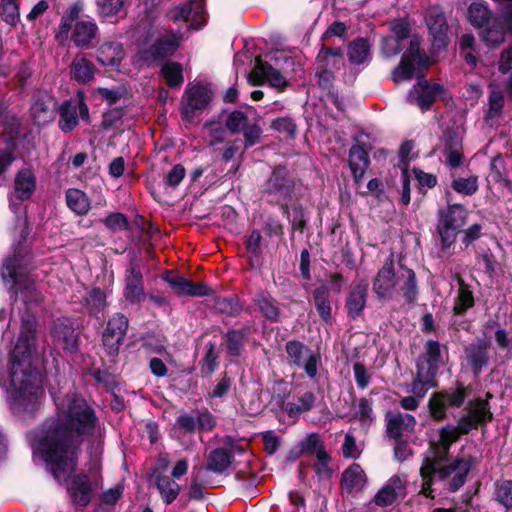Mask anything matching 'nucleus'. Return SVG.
Segmentation results:
<instances>
[{
	"label": "nucleus",
	"instance_id": "b1692460",
	"mask_svg": "<svg viewBox=\"0 0 512 512\" xmlns=\"http://www.w3.org/2000/svg\"><path fill=\"white\" fill-rule=\"evenodd\" d=\"M180 39L176 33L164 31L155 39V42L144 50L146 60L158 61L172 55L179 46Z\"/></svg>",
	"mask_w": 512,
	"mask_h": 512
},
{
	"label": "nucleus",
	"instance_id": "20e7f679",
	"mask_svg": "<svg viewBox=\"0 0 512 512\" xmlns=\"http://www.w3.org/2000/svg\"><path fill=\"white\" fill-rule=\"evenodd\" d=\"M373 291L379 299H395L401 293L407 302H413L418 295L415 272L406 268L397 275L392 259H387L373 280Z\"/></svg>",
	"mask_w": 512,
	"mask_h": 512
},
{
	"label": "nucleus",
	"instance_id": "5fc2aeb1",
	"mask_svg": "<svg viewBox=\"0 0 512 512\" xmlns=\"http://www.w3.org/2000/svg\"><path fill=\"white\" fill-rule=\"evenodd\" d=\"M301 452L307 455H318L320 450H326L324 443L321 441L320 436L316 433L308 434L299 443Z\"/></svg>",
	"mask_w": 512,
	"mask_h": 512
},
{
	"label": "nucleus",
	"instance_id": "ddd939ff",
	"mask_svg": "<svg viewBox=\"0 0 512 512\" xmlns=\"http://www.w3.org/2000/svg\"><path fill=\"white\" fill-rule=\"evenodd\" d=\"M58 112V125L64 133L72 131L78 125L79 117L87 119L89 116L88 107L80 96L64 101Z\"/></svg>",
	"mask_w": 512,
	"mask_h": 512
},
{
	"label": "nucleus",
	"instance_id": "774afa93",
	"mask_svg": "<svg viewBox=\"0 0 512 512\" xmlns=\"http://www.w3.org/2000/svg\"><path fill=\"white\" fill-rule=\"evenodd\" d=\"M176 425L186 433H194L198 430L196 411L183 413L176 419Z\"/></svg>",
	"mask_w": 512,
	"mask_h": 512
},
{
	"label": "nucleus",
	"instance_id": "f704fd0d",
	"mask_svg": "<svg viewBox=\"0 0 512 512\" xmlns=\"http://www.w3.org/2000/svg\"><path fill=\"white\" fill-rule=\"evenodd\" d=\"M347 56L352 65H367L371 60V45L369 40L359 37L350 42Z\"/></svg>",
	"mask_w": 512,
	"mask_h": 512
},
{
	"label": "nucleus",
	"instance_id": "a211bd4d",
	"mask_svg": "<svg viewBox=\"0 0 512 512\" xmlns=\"http://www.w3.org/2000/svg\"><path fill=\"white\" fill-rule=\"evenodd\" d=\"M170 17L174 21L189 22V27L199 30L206 23L205 0H188L186 4L175 7Z\"/></svg>",
	"mask_w": 512,
	"mask_h": 512
},
{
	"label": "nucleus",
	"instance_id": "4c0bfd02",
	"mask_svg": "<svg viewBox=\"0 0 512 512\" xmlns=\"http://www.w3.org/2000/svg\"><path fill=\"white\" fill-rule=\"evenodd\" d=\"M125 0H97V11L105 21L115 23L125 16Z\"/></svg>",
	"mask_w": 512,
	"mask_h": 512
},
{
	"label": "nucleus",
	"instance_id": "c9c22d12",
	"mask_svg": "<svg viewBox=\"0 0 512 512\" xmlns=\"http://www.w3.org/2000/svg\"><path fill=\"white\" fill-rule=\"evenodd\" d=\"M71 78L80 84H88L94 79L95 66L85 56H76L70 65Z\"/></svg>",
	"mask_w": 512,
	"mask_h": 512
},
{
	"label": "nucleus",
	"instance_id": "cd10ccee",
	"mask_svg": "<svg viewBox=\"0 0 512 512\" xmlns=\"http://www.w3.org/2000/svg\"><path fill=\"white\" fill-rule=\"evenodd\" d=\"M98 26L93 21H78L71 34V40L74 45L81 49H90L93 47V41L98 36Z\"/></svg>",
	"mask_w": 512,
	"mask_h": 512
},
{
	"label": "nucleus",
	"instance_id": "f3484780",
	"mask_svg": "<svg viewBox=\"0 0 512 512\" xmlns=\"http://www.w3.org/2000/svg\"><path fill=\"white\" fill-rule=\"evenodd\" d=\"M224 444L230 445V450L223 447H218L210 451L207 456L204 468L207 471L221 474L225 472L231 465L234 458V453L241 454L244 452L243 447H239L233 444L231 437L227 436L224 438Z\"/></svg>",
	"mask_w": 512,
	"mask_h": 512
},
{
	"label": "nucleus",
	"instance_id": "ea45409f",
	"mask_svg": "<svg viewBox=\"0 0 512 512\" xmlns=\"http://www.w3.org/2000/svg\"><path fill=\"white\" fill-rule=\"evenodd\" d=\"M250 334L249 327L230 329L226 333V349L229 356L238 357L244 347V343Z\"/></svg>",
	"mask_w": 512,
	"mask_h": 512
},
{
	"label": "nucleus",
	"instance_id": "69168bd1",
	"mask_svg": "<svg viewBox=\"0 0 512 512\" xmlns=\"http://www.w3.org/2000/svg\"><path fill=\"white\" fill-rule=\"evenodd\" d=\"M412 173L417 181L420 191L424 189H432L437 185V177L434 174L424 172L419 168H413Z\"/></svg>",
	"mask_w": 512,
	"mask_h": 512
},
{
	"label": "nucleus",
	"instance_id": "5701e85b",
	"mask_svg": "<svg viewBox=\"0 0 512 512\" xmlns=\"http://www.w3.org/2000/svg\"><path fill=\"white\" fill-rule=\"evenodd\" d=\"M344 65L341 48H322L317 56V72L319 80L330 81L333 73Z\"/></svg>",
	"mask_w": 512,
	"mask_h": 512
},
{
	"label": "nucleus",
	"instance_id": "2f4dec72",
	"mask_svg": "<svg viewBox=\"0 0 512 512\" xmlns=\"http://www.w3.org/2000/svg\"><path fill=\"white\" fill-rule=\"evenodd\" d=\"M348 163L356 184L360 183L370 165L368 152L360 145H353L349 150Z\"/></svg>",
	"mask_w": 512,
	"mask_h": 512
},
{
	"label": "nucleus",
	"instance_id": "864d4df0",
	"mask_svg": "<svg viewBox=\"0 0 512 512\" xmlns=\"http://www.w3.org/2000/svg\"><path fill=\"white\" fill-rule=\"evenodd\" d=\"M257 304L263 316L271 321H277L280 315L279 308L274 304L272 298L261 294L257 299Z\"/></svg>",
	"mask_w": 512,
	"mask_h": 512
},
{
	"label": "nucleus",
	"instance_id": "e2e57ef3",
	"mask_svg": "<svg viewBox=\"0 0 512 512\" xmlns=\"http://www.w3.org/2000/svg\"><path fill=\"white\" fill-rule=\"evenodd\" d=\"M186 175V169L182 164H175L165 175L164 184L170 188H177Z\"/></svg>",
	"mask_w": 512,
	"mask_h": 512
},
{
	"label": "nucleus",
	"instance_id": "052dcab7",
	"mask_svg": "<svg viewBox=\"0 0 512 512\" xmlns=\"http://www.w3.org/2000/svg\"><path fill=\"white\" fill-rule=\"evenodd\" d=\"M247 125V116L241 111L231 112L226 120V127L232 133L242 132Z\"/></svg>",
	"mask_w": 512,
	"mask_h": 512
},
{
	"label": "nucleus",
	"instance_id": "dca6fc26",
	"mask_svg": "<svg viewBox=\"0 0 512 512\" xmlns=\"http://www.w3.org/2000/svg\"><path fill=\"white\" fill-rule=\"evenodd\" d=\"M163 280L178 296L203 297L214 295V290L208 285L202 282L194 283L190 279L174 275L170 271L164 273Z\"/></svg>",
	"mask_w": 512,
	"mask_h": 512
},
{
	"label": "nucleus",
	"instance_id": "7ed1b4c3",
	"mask_svg": "<svg viewBox=\"0 0 512 512\" xmlns=\"http://www.w3.org/2000/svg\"><path fill=\"white\" fill-rule=\"evenodd\" d=\"M491 419L488 401L476 399L468 404L466 413L459 419L457 426H446L440 430L437 444L431 443L420 469L422 493L426 497H433L431 487L437 480L445 482L452 492L464 485L473 463L472 456L457 457L445 466L441 462L460 434H467Z\"/></svg>",
	"mask_w": 512,
	"mask_h": 512
},
{
	"label": "nucleus",
	"instance_id": "39448f33",
	"mask_svg": "<svg viewBox=\"0 0 512 512\" xmlns=\"http://www.w3.org/2000/svg\"><path fill=\"white\" fill-rule=\"evenodd\" d=\"M466 218L467 211L460 204H452L439 211L437 232L441 240L442 256L449 257L451 255L450 248L454 245L457 234L465 224Z\"/></svg>",
	"mask_w": 512,
	"mask_h": 512
},
{
	"label": "nucleus",
	"instance_id": "aec40b11",
	"mask_svg": "<svg viewBox=\"0 0 512 512\" xmlns=\"http://www.w3.org/2000/svg\"><path fill=\"white\" fill-rule=\"evenodd\" d=\"M442 91L443 87L440 84H430L425 79L420 78L417 84L408 92L407 100L425 111L430 108Z\"/></svg>",
	"mask_w": 512,
	"mask_h": 512
},
{
	"label": "nucleus",
	"instance_id": "f03ea898",
	"mask_svg": "<svg viewBox=\"0 0 512 512\" xmlns=\"http://www.w3.org/2000/svg\"><path fill=\"white\" fill-rule=\"evenodd\" d=\"M1 275L5 283H11L24 305L22 324L17 342L10 352L7 370L0 371V387L15 414L35 411L44 395L42 375L34 365L36 352L37 319L33 310L42 302L43 295L35 284L32 274L21 266L16 255L7 258Z\"/></svg>",
	"mask_w": 512,
	"mask_h": 512
},
{
	"label": "nucleus",
	"instance_id": "603ef678",
	"mask_svg": "<svg viewBox=\"0 0 512 512\" xmlns=\"http://www.w3.org/2000/svg\"><path fill=\"white\" fill-rule=\"evenodd\" d=\"M496 500L505 508H512V480H501L496 483Z\"/></svg>",
	"mask_w": 512,
	"mask_h": 512
},
{
	"label": "nucleus",
	"instance_id": "e433bc0d",
	"mask_svg": "<svg viewBox=\"0 0 512 512\" xmlns=\"http://www.w3.org/2000/svg\"><path fill=\"white\" fill-rule=\"evenodd\" d=\"M418 364H423L425 371L437 375L441 365V345L438 341L428 340L425 344V353Z\"/></svg>",
	"mask_w": 512,
	"mask_h": 512
},
{
	"label": "nucleus",
	"instance_id": "2eb2a0df",
	"mask_svg": "<svg viewBox=\"0 0 512 512\" xmlns=\"http://www.w3.org/2000/svg\"><path fill=\"white\" fill-rule=\"evenodd\" d=\"M280 410L290 419L297 420L302 414L310 412L317 402V396L313 391H300L292 397V400L286 401L284 398L275 399Z\"/></svg>",
	"mask_w": 512,
	"mask_h": 512
},
{
	"label": "nucleus",
	"instance_id": "f8f14e48",
	"mask_svg": "<svg viewBox=\"0 0 512 512\" xmlns=\"http://www.w3.org/2000/svg\"><path fill=\"white\" fill-rule=\"evenodd\" d=\"M129 326L128 318L122 313H116L109 318L102 334L105 350L111 356L117 355Z\"/></svg>",
	"mask_w": 512,
	"mask_h": 512
},
{
	"label": "nucleus",
	"instance_id": "09e8293b",
	"mask_svg": "<svg viewBox=\"0 0 512 512\" xmlns=\"http://www.w3.org/2000/svg\"><path fill=\"white\" fill-rule=\"evenodd\" d=\"M467 360L473 371L478 374L488 363L486 344L481 343L477 347L472 348L467 356Z\"/></svg>",
	"mask_w": 512,
	"mask_h": 512
},
{
	"label": "nucleus",
	"instance_id": "f257e3e1",
	"mask_svg": "<svg viewBox=\"0 0 512 512\" xmlns=\"http://www.w3.org/2000/svg\"><path fill=\"white\" fill-rule=\"evenodd\" d=\"M54 403L56 417L29 434L34 458L42 460L59 483L67 482L77 466L80 447L85 444L90 469L98 471L107 431L95 408L77 393L54 397Z\"/></svg>",
	"mask_w": 512,
	"mask_h": 512
},
{
	"label": "nucleus",
	"instance_id": "a18cd8bd",
	"mask_svg": "<svg viewBox=\"0 0 512 512\" xmlns=\"http://www.w3.org/2000/svg\"><path fill=\"white\" fill-rule=\"evenodd\" d=\"M161 75L170 88L180 87L184 82L182 65L177 62L169 61L163 64Z\"/></svg>",
	"mask_w": 512,
	"mask_h": 512
},
{
	"label": "nucleus",
	"instance_id": "4d7b16f0",
	"mask_svg": "<svg viewBox=\"0 0 512 512\" xmlns=\"http://www.w3.org/2000/svg\"><path fill=\"white\" fill-rule=\"evenodd\" d=\"M215 307L219 312L230 316H235L242 310L238 300L234 297L215 298Z\"/></svg>",
	"mask_w": 512,
	"mask_h": 512
},
{
	"label": "nucleus",
	"instance_id": "0eeeda50",
	"mask_svg": "<svg viewBox=\"0 0 512 512\" xmlns=\"http://www.w3.org/2000/svg\"><path fill=\"white\" fill-rule=\"evenodd\" d=\"M428 63V57L420 49V40L414 36L410 39V46L402 56L401 62L393 71V80L396 83L408 81Z\"/></svg>",
	"mask_w": 512,
	"mask_h": 512
},
{
	"label": "nucleus",
	"instance_id": "c756f323",
	"mask_svg": "<svg viewBox=\"0 0 512 512\" xmlns=\"http://www.w3.org/2000/svg\"><path fill=\"white\" fill-rule=\"evenodd\" d=\"M51 333L60 341L65 350L74 352L77 350V337L71 321L68 318H58L53 322Z\"/></svg>",
	"mask_w": 512,
	"mask_h": 512
},
{
	"label": "nucleus",
	"instance_id": "49530a36",
	"mask_svg": "<svg viewBox=\"0 0 512 512\" xmlns=\"http://www.w3.org/2000/svg\"><path fill=\"white\" fill-rule=\"evenodd\" d=\"M85 306L89 314L97 317L106 308V294L100 288L91 289L85 296Z\"/></svg>",
	"mask_w": 512,
	"mask_h": 512
},
{
	"label": "nucleus",
	"instance_id": "6e6552de",
	"mask_svg": "<svg viewBox=\"0 0 512 512\" xmlns=\"http://www.w3.org/2000/svg\"><path fill=\"white\" fill-rule=\"evenodd\" d=\"M466 398V388L457 384L455 389L433 393L428 401V407L434 420H443L450 408H459Z\"/></svg>",
	"mask_w": 512,
	"mask_h": 512
},
{
	"label": "nucleus",
	"instance_id": "c03bdc74",
	"mask_svg": "<svg viewBox=\"0 0 512 512\" xmlns=\"http://www.w3.org/2000/svg\"><path fill=\"white\" fill-rule=\"evenodd\" d=\"M482 31V40L491 47L500 45L505 40V25L503 20L493 19L492 22Z\"/></svg>",
	"mask_w": 512,
	"mask_h": 512
},
{
	"label": "nucleus",
	"instance_id": "bf43d9fd",
	"mask_svg": "<svg viewBox=\"0 0 512 512\" xmlns=\"http://www.w3.org/2000/svg\"><path fill=\"white\" fill-rule=\"evenodd\" d=\"M198 431H211L217 424L216 417L207 409H195Z\"/></svg>",
	"mask_w": 512,
	"mask_h": 512
},
{
	"label": "nucleus",
	"instance_id": "393cba45",
	"mask_svg": "<svg viewBox=\"0 0 512 512\" xmlns=\"http://www.w3.org/2000/svg\"><path fill=\"white\" fill-rule=\"evenodd\" d=\"M36 188V178L34 173L29 168L21 169L14 181V195L10 197V208L14 213H17L20 208V203H16L14 197L22 202L31 197Z\"/></svg>",
	"mask_w": 512,
	"mask_h": 512
},
{
	"label": "nucleus",
	"instance_id": "4be33fe9",
	"mask_svg": "<svg viewBox=\"0 0 512 512\" xmlns=\"http://www.w3.org/2000/svg\"><path fill=\"white\" fill-rule=\"evenodd\" d=\"M426 23L432 36V46L435 50L444 49L448 44V25L444 13L436 7L428 10Z\"/></svg>",
	"mask_w": 512,
	"mask_h": 512
},
{
	"label": "nucleus",
	"instance_id": "6e6d98bb",
	"mask_svg": "<svg viewBox=\"0 0 512 512\" xmlns=\"http://www.w3.org/2000/svg\"><path fill=\"white\" fill-rule=\"evenodd\" d=\"M14 147L11 145L0 149V186H5L8 182L5 173L15 160Z\"/></svg>",
	"mask_w": 512,
	"mask_h": 512
},
{
	"label": "nucleus",
	"instance_id": "1a4fd4ad",
	"mask_svg": "<svg viewBox=\"0 0 512 512\" xmlns=\"http://www.w3.org/2000/svg\"><path fill=\"white\" fill-rule=\"evenodd\" d=\"M100 468H102V465ZM88 469L91 478L85 473L75 474L67 487L72 501L82 507L90 502L93 490L99 486L101 469L91 471L90 461L88 462Z\"/></svg>",
	"mask_w": 512,
	"mask_h": 512
},
{
	"label": "nucleus",
	"instance_id": "412c9836",
	"mask_svg": "<svg viewBox=\"0 0 512 512\" xmlns=\"http://www.w3.org/2000/svg\"><path fill=\"white\" fill-rule=\"evenodd\" d=\"M56 100L46 91H38L33 95L30 108L31 115L38 125L52 122L56 115Z\"/></svg>",
	"mask_w": 512,
	"mask_h": 512
},
{
	"label": "nucleus",
	"instance_id": "72a5a7b5",
	"mask_svg": "<svg viewBox=\"0 0 512 512\" xmlns=\"http://www.w3.org/2000/svg\"><path fill=\"white\" fill-rule=\"evenodd\" d=\"M367 302V284L361 282L353 286L347 296L345 308L349 317L355 319L360 316Z\"/></svg>",
	"mask_w": 512,
	"mask_h": 512
},
{
	"label": "nucleus",
	"instance_id": "9d476101",
	"mask_svg": "<svg viewBox=\"0 0 512 512\" xmlns=\"http://www.w3.org/2000/svg\"><path fill=\"white\" fill-rule=\"evenodd\" d=\"M285 351L293 365L303 369L309 378H315L320 361L319 354L297 340L286 342Z\"/></svg>",
	"mask_w": 512,
	"mask_h": 512
},
{
	"label": "nucleus",
	"instance_id": "9b49d317",
	"mask_svg": "<svg viewBox=\"0 0 512 512\" xmlns=\"http://www.w3.org/2000/svg\"><path fill=\"white\" fill-rule=\"evenodd\" d=\"M212 97L213 93L207 85L197 83L188 86L181 103L183 117L191 120L209 105Z\"/></svg>",
	"mask_w": 512,
	"mask_h": 512
},
{
	"label": "nucleus",
	"instance_id": "de8ad7c7",
	"mask_svg": "<svg viewBox=\"0 0 512 512\" xmlns=\"http://www.w3.org/2000/svg\"><path fill=\"white\" fill-rule=\"evenodd\" d=\"M355 417L363 428H369L375 420L372 401L367 398H360L355 410Z\"/></svg>",
	"mask_w": 512,
	"mask_h": 512
},
{
	"label": "nucleus",
	"instance_id": "a19ab883",
	"mask_svg": "<svg viewBox=\"0 0 512 512\" xmlns=\"http://www.w3.org/2000/svg\"><path fill=\"white\" fill-rule=\"evenodd\" d=\"M470 23L476 28H484L491 20V11L483 0H474L468 8Z\"/></svg>",
	"mask_w": 512,
	"mask_h": 512
},
{
	"label": "nucleus",
	"instance_id": "4468645a",
	"mask_svg": "<svg viewBox=\"0 0 512 512\" xmlns=\"http://www.w3.org/2000/svg\"><path fill=\"white\" fill-rule=\"evenodd\" d=\"M123 297L130 304H140L145 298L144 279L139 264L132 260L124 272Z\"/></svg>",
	"mask_w": 512,
	"mask_h": 512
},
{
	"label": "nucleus",
	"instance_id": "79ce46f5",
	"mask_svg": "<svg viewBox=\"0 0 512 512\" xmlns=\"http://www.w3.org/2000/svg\"><path fill=\"white\" fill-rule=\"evenodd\" d=\"M313 300L320 318L325 323H330L332 307L329 288L326 285L317 287L313 292Z\"/></svg>",
	"mask_w": 512,
	"mask_h": 512
},
{
	"label": "nucleus",
	"instance_id": "a878e982",
	"mask_svg": "<svg viewBox=\"0 0 512 512\" xmlns=\"http://www.w3.org/2000/svg\"><path fill=\"white\" fill-rule=\"evenodd\" d=\"M248 81L251 85H262L268 83L275 88H283L286 86V80L283 75L266 62H257L254 69L248 75Z\"/></svg>",
	"mask_w": 512,
	"mask_h": 512
},
{
	"label": "nucleus",
	"instance_id": "7c9ffc66",
	"mask_svg": "<svg viewBox=\"0 0 512 512\" xmlns=\"http://www.w3.org/2000/svg\"><path fill=\"white\" fill-rule=\"evenodd\" d=\"M366 482V474L362 467L357 463H353L342 473L341 487L348 494H354L362 491Z\"/></svg>",
	"mask_w": 512,
	"mask_h": 512
},
{
	"label": "nucleus",
	"instance_id": "0e129e2a",
	"mask_svg": "<svg viewBox=\"0 0 512 512\" xmlns=\"http://www.w3.org/2000/svg\"><path fill=\"white\" fill-rule=\"evenodd\" d=\"M2 18L10 24L15 25L19 21V8L14 0H2Z\"/></svg>",
	"mask_w": 512,
	"mask_h": 512
},
{
	"label": "nucleus",
	"instance_id": "423d86ee",
	"mask_svg": "<svg viewBox=\"0 0 512 512\" xmlns=\"http://www.w3.org/2000/svg\"><path fill=\"white\" fill-rule=\"evenodd\" d=\"M294 179L290 176L286 167H276L265 188L270 202H275L282 209L284 214H289L288 205L292 200L294 192Z\"/></svg>",
	"mask_w": 512,
	"mask_h": 512
},
{
	"label": "nucleus",
	"instance_id": "680f3d73",
	"mask_svg": "<svg viewBox=\"0 0 512 512\" xmlns=\"http://www.w3.org/2000/svg\"><path fill=\"white\" fill-rule=\"evenodd\" d=\"M231 386L232 379L227 376V373H223L215 386L207 393V397L210 399L223 398L229 393Z\"/></svg>",
	"mask_w": 512,
	"mask_h": 512
},
{
	"label": "nucleus",
	"instance_id": "c85d7f7f",
	"mask_svg": "<svg viewBox=\"0 0 512 512\" xmlns=\"http://www.w3.org/2000/svg\"><path fill=\"white\" fill-rule=\"evenodd\" d=\"M124 56V48L120 42L108 41L98 47L96 59L103 66L117 69L120 67Z\"/></svg>",
	"mask_w": 512,
	"mask_h": 512
},
{
	"label": "nucleus",
	"instance_id": "3c124183",
	"mask_svg": "<svg viewBox=\"0 0 512 512\" xmlns=\"http://www.w3.org/2000/svg\"><path fill=\"white\" fill-rule=\"evenodd\" d=\"M453 190L459 194L464 196H472L478 190V177L477 176H469L467 178L459 177L452 181L451 184Z\"/></svg>",
	"mask_w": 512,
	"mask_h": 512
},
{
	"label": "nucleus",
	"instance_id": "37998d69",
	"mask_svg": "<svg viewBox=\"0 0 512 512\" xmlns=\"http://www.w3.org/2000/svg\"><path fill=\"white\" fill-rule=\"evenodd\" d=\"M156 487L165 504L169 505L176 500L180 492L179 484L170 476L159 474L156 477Z\"/></svg>",
	"mask_w": 512,
	"mask_h": 512
},
{
	"label": "nucleus",
	"instance_id": "338daca9",
	"mask_svg": "<svg viewBox=\"0 0 512 512\" xmlns=\"http://www.w3.org/2000/svg\"><path fill=\"white\" fill-rule=\"evenodd\" d=\"M504 105V97L500 90H492L489 95V108L487 111L488 118L497 117L503 108Z\"/></svg>",
	"mask_w": 512,
	"mask_h": 512
},
{
	"label": "nucleus",
	"instance_id": "bb28decb",
	"mask_svg": "<svg viewBox=\"0 0 512 512\" xmlns=\"http://www.w3.org/2000/svg\"><path fill=\"white\" fill-rule=\"evenodd\" d=\"M405 494V480L398 475L392 476L375 494L373 502L379 507L392 505L398 497Z\"/></svg>",
	"mask_w": 512,
	"mask_h": 512
},
{
	"label": "nucleus",
	"instance_id": "6ab92c4d",
	"mask_svg": "<svg viewBox=\"0 0 512 512\" xmlns=\"http://www.w3.org/2000/svg\"><path fill=\"white\" fill-rule=\"evenodd\" d=\"M385 421L387 435L393 440L408 437L416 426V419L413 415L400 411L387 412Z\"/></svg>",
	"mask_w": 512,
	"mask_h": 512
},
{
	"label": "nucleus",
	"instance_id": "58836bf2",
	"mask_svg": "<svg viewBox=\"0 0 512 512\" xmlns=\"http://www.w3.org/2000/svg\"><path fill=\"white\" fill-rule=\"evenodd\" d=\"M65 200L68 208L77 215H86L90 210V199L80 189L69 188L65 192Z\"/></svg>",
	"mask_w": 512,
	"mask_h": 512
},
{
	"label": "nucleus",
	"instance_id": "473e14b6",
	"mask_svg": "<svg viewBox=\"0 0 512 512\" xmlns=\"http://www.w3.org/2000/svg\"><path fill=\"white\" fill-rule=\"evenodd\" d=\"M435 375L425 371L423 364L417 365V374L413 381L407 385L406 392L423 399L429 389L436 386Z\"/></svg>",
	"mask_w": 512,
	"mask_h": 512
},
{
	"label": "nucleus",
	"instance_id": "8fccbe9b",
	"mask_svg": "<svg viewBox=\"0 0 512 512\" xmlns=\"http://www.w3.org/2000/svg\"><path fill=\"white\" fill-rule=\"evenodd\" d=\"M474 306V296L467 286L461 284L455 299L453 311L455 315H462Z\"/></svg>",
	"mask_w": 512,
	"mask_h": 512
},
{
	"label": "nucleus",
	"instance_id": "13d9d810",
	"mask_svg": "<svg viewBox=\"0 0 512 512\" xmlns=\"http://www.w3.org/2000/svg\"><path fill=\"white\" fill-rule=\"evenodd\" d=\"M317 462L314 465V471L319 479H328L332 475V470L329 466L330 455L326 450H320L316 456Z\"/></svg>",
	"mask_w": 512,
	"mask_h": 512
}]
</instances>
